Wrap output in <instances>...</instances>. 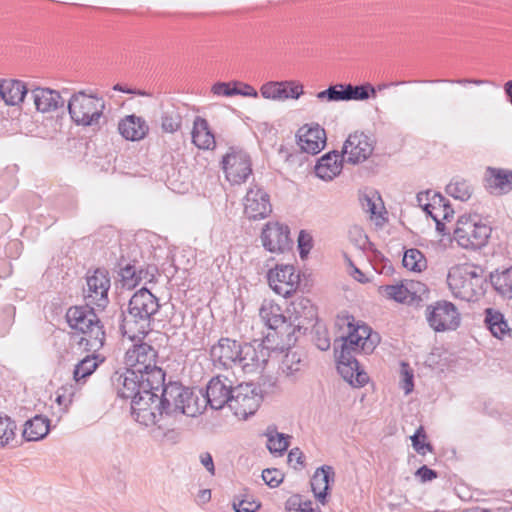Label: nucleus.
<instances>
[{
	"instance_id": "21",
	"label": "nucleus",
	"mask_w": 512,
	"mask_h": 512,
	"mask_svg": "<svg viewBox=\"0 0 512 512\" xmlns=\"http://www.w3.org/2000/svg\"><path fill=\"white\" fill-rule=\"evenodd\" d=\"M337 369L343 379L353 387H362L368 381V375L360 370L359 363L354 356L338 354L337 339L334 342Z\"/></svg>"
},
{
	"instance_id": "45",
	"label": "nucleus",
	"mask_w": 512,
	"mask_h": 512,
	"mask_svg": "<svg viewBox=\"0 0 512 512\" xmlns=\"http://www.w3.org/2000/svg\"><path fill=\"white\" fill-rule=\"evenodd\" d=\"M321 101L338 102L346 101L345 84H336L316 94Z\"/></svg>"
},
{
	"instance_id": "29",
	"label": "nucleus",
	"mask_w": 512,
	"mask_h": 512,
	"mask_svg": "<svg viewBox=\"0 0 512 512\" xmlns=\"http://www.w3.org/2000/svg\"><path fill=\"white\" fill-rule=\"evenodd\" d=\"M192 142L199 149H211L215 146V138L209 128V124L206 119L197 116L193 122L192 129Z\"/></svg>"
},
{
	"instance_id": "62",
	"label": "nucleus",
	"mask_w": 512,
	"mask_h": 512,
	"mask_svg": "<svg viewBox=\"0 0 512 512\" xmlns=\"http://www.w3.org/2000/svg\"><path fill=\"white\" fill-rule=\"evenodd\" d=\"M350 235L355 237L359 247L364 248L368 244V237L360 227H354L350 230Z\"/></svg>"
},
{
	"instance_id": "59",
	"label": "nucleus",
	"mask_w": 512,
	"mask_h": 512,
	"mask_svg": "<svg viewBox=\"0 0 512 512\" xmlns=\"http://www.w3.org/2000/svg\"><path fill=\"white\" fill-rule=\"evenodd\" d=\"M415 475L420 478L422 482L432 481L437 478V472L430 469L428 466L423 465L417 469Z\"/></svg>"
},
{
	"instance_id": "46",
	"label": "nucleus",
	"mask_w": 512,
	"mask_h": 512,
	"mask_svg": "<svg viewBox=\"0 0 512 512\" xmlns=\"http://www.w3.org/2000/svg\"><path fill=\"white\" fill-rule=\"evenodd\" d=\"M182 118L176 110L165 111L161 117V127L164 132L174 133L181 127Z\"/></svg>"
},
{
	"instance_id": "42",
	"label": "nucleus",
	"mask_w": 512,
	"mask_h": 512,
	"mask_svg": "<svg viewBox=\"0 0 512 512\" xmlns=\"http://www.w3.org/2000/svg\"><path fill=\"white\" fill-rule=\"evenodd\" d=\"M346 101H363L376 97V89L370 83L361 85L345 84Z\"/></svg>"
},
{
	"instance_id": "18",
	"label": "nucleus",
	"mask_w": 512,
	"mask_h": 512,
	"mask_svg": "<svg viewBox=\"0 0 512 512\" xmlns=\"http://www.w3.org/2000/svg\"><path fill=\"white\" fill-rule=\"evenodd\" d=\"M240 343L237 340L222 337L210 348V357L216 367L231 368L237 365L241 355Z\"/></svg>"
},
{
	"instance_id": "9",
	"label": "nucleus",
	"mask_w": 512,
	"mask_h": 512,
	"mask_svg": "<svg viewBox=\"0 0 512 512\" xmlns=\"http://www.w3.org/2000/svg\"><path fill=\"white\" fill-rule=\"evenodd\" d=\"M234 390L233 382L226 376L218 375L213 377L206 386V391L202 390L196 394L193 391L194 397L201 405V414L207 405L214 410L222 409L225 405L229 407L232 392Z\"/></svg>"
},
{
	"instance_id": "47",
	"label": "nucleus",
	"mask_w": 512,
	"mask_h": 512,
	"mask_svg": "<svg viewBox=\"0 0 512 512\" xmlns=\"http://www.w3.org/2000/svg\"><path fill=\"white\" fill-rule=\"evenodd\" d=\"M426 433L422 426H420L413 436H411L412 446L418 454L424 455L426 451L432 452L433 447L430 443L425 442Z\"/></svg>"
},
{
	"instance_id": "17",
	"label": "nucleus",
	"mask_w": 512,
	"mask_h": 512,
	"mask_svg": "<svg viewBox=\"0 0 512 512\" xmlns=\"http://www.w3.org/2000/svg\"><path fill=\"white\" fill-rule=\"evenodd\" d=\"M374 150L373 141L363 132L350 134L343 145V157L350 164L364 162Z\"/></svg>"
},
{
	"instance_id": "48",
	"label": "nucleus",
	"mask_w": 512,
	"mask_h": 512,
	"mask_svg": "<svg viewBox=\"0 0 512 512\" xmlns=\"http://www.w3.org/2000/svg\"><path fill=\"white\" fill-rule=\"evenodd\" d=\"M121 281L124 287L134 288L138 285L137 268L135 265L127 264L120 268Z\"/></svg>"
},
{
	"instance_id": "49",
	"label": "nucleus",
	"mask_w": 512,
	"mask_h": 512,
	"mask_svg": "<svg viewBox=\"0 0 512 512\" xmlns=\"http://www.w3.org/2000/svg\"><path fill=\"white\" fill-rule=\"evenodd\" d=\"M434 210H439L440 213V221L441 220H449L453 217L454 210L452 209L449 201L441 194L434 195Z\"/></svg>"
},
{
	"instance_id": "12",
	"label": "nucleus",
	"mask_w": 512,
	"mask_h": 512,
	"mask_svg": "<svg viewBox=\"0 0 512 512\" xmlns=\"http://www.w3.org/2000/svg\"><path fill=\"white\" fill-rule=\"evenodd\" d=\"M426 312L427 321L436 332L455 330L460 324V314L451 302L438 301L428 306Z\"/></svg>"
},
{
	"instance_id": "5",
	"label": "nucleus",
	"mask_w": 512,
	"mask_h": 512,
	"mask_svg": "<svg viewBox=\"0 0 512 512\" xmlns=\"http://www.w3.org/2000/svg\"><path fill=\"white\" fill-rule=\"evenodd\" d=\"M165 381L163 370H154L150 376H146L129 367L124 372H116L112 376V382L121 398L134 400L142 393V390H159Z\"/></svg>"
},
{
	"instance_id": "8",
	"label": "nucleus",
	"mask_w": 512,
	"mask_h": 512,
	"mask_svg": "<svg viewBox=\"0 0 512 512\" xmlns=\"http://www.w3.org/2000/svg\"><path fill=\"white\" fill-rule=\"evenodd\" d=\"M349 333L347 336H341L337 340L338 354L345 356H354L357 353L369 354L373 352L379 337L376 333H372L371 328L367 325L354 326L348 323Z\"/></svg>"
},
{
	"instance_id": "40",
	"label": "nucleus",
	"mask_w": 512,
	"mask_h": 512,
	"mask_svg": "<svg viewBox=\"0 0 512 512\" xmlns=\"http://www.w3.org/2000/svg\"><path fill=\"white\" fill-rule=\"evenodd\" d=\"M288 81H270L263 84L260 92L263 98L274 101H285L288 99Z\"/></svg>"
},
{
	"instance_id": "56",
	"label": "nucleus",
	"mask_w": 512,
	"mask_h": 512,
	"mask_svg": "<svg viewBox=\"0 0 512 512\" xmlns=\"http://www.w3.org/2000/svg\"><path fill=\"white\" fill-rule=\"evenodd\" d=\"M233 85L236 86V95H241L245 97H258L257 90L247 83H243L240 81H233Z\"/></svg>"
},
{
	"instance_id": "22",
	"label": "nucleus",
	"mask_w": 512,
	"mask_h": 512,
	"mask_svg": "<svg viewBox=\"0 0 512 512\" xmlns=\"http://www.w3.org/2000/svg\"><path fill=\"white\" fill-rule=\"evenodd\" d=\"M30 98L36 111L42 114L56 112L65 106V100L60 92L51 88L35 87L30 91Z\"/></svg>"
},
{
	"instance_id": "6",
	"label": "nucleus",
	"mask_w": 512,
	"mask_h": 512,
	"mask_svg": "<svg viewBox=\"0 0 512 512\" xmlns=\"http://www.w3.org/2000/svg\"><path fill=\"white\" fill-rule=\"evenodd\" d=\"M67 109L71 120L77 126L100 127L105 101L102 97L81 90L71 95Z\"/></svg>"
},
{
	"instance_id": "14",
	"label": "nucleus",
	"mask_w": 512,
	"mask_h": 512,
	"mask_svg": "<svg viewBox=\"0 0 512 512\" xmlns=\"http://www.w3.org/2000/svg\"><path fill=\"white\" fill-rule=\"evenodd\" d=\"M157 357V351L150 344H134L125 354V364L137 372L150 376L154 370H162L156 364Z\"/></svg>"
},
{
	"instance_id": "57",
	"label": "nucleus",
	"mask_w": 512,
	"mask_h": 512,
	"mask_svg": "<svg viewBox=\"0 0 512 512\" xmlns=\"http://www.w3.org/2000/svg\"><path fill=\"white\" fill-rule=\"evenodd\" d=\"M157 268L155 266H147L146 268L137 269L138 283L145 281L146 283L153 282Z\"/></svg>"
},
{
	"instance_id": "19",
	"label": "nucleus",
	"mask_w": 512,
	"mask_h": 512,
	"mask_svg": "<svg viewBox=\"0 0 512 512\" xmlns=\"http://www.w3.org/2000/svg\"><path fill=\"white\" fill-rule=\"evenodd\" d=\"M272 212L270 197L258 186L251 187L244 198V213L252 220L264 219Z\"/></svg>"
},
{
	"instance_id": "61",
	"label": "nucleus",
	"mask_w": 512,
	"mask_h": 512,
	"mask_svg": "<svg viewBox=\"0 0 512 512\" xmlns=\"http://www.w3.org/2000/svg\"><path fill=\"white\" fill-rule=\"evenodd\" d=\"M288 99H298L303 94V85L295 81H288Z\"/></svg>"
},
{
	"instance_id": "2",
	"label": "nucleus",
	"mask_w": 512,
	"mask_h": 512,
	"mask_svg": "<svg viewBox=\"0 0 512 512\" xmlns=\"http://www.w3.org/2000/svg\"><path fill=\"white\" fill-rule=\"evenodd\" d=\"M158 298L143 287L131 297L128 309L122 313L120 329L124 336L135 341L152 330L153 316L158 312Z\"/></svg>"
},
{
	"instance_id": "31",
	"label": "nucleus",
	"mask_w": 512,
	"mask_h": 512,
	"mask_svg": "<svg viewBox=\"0 0 512 512\" xmlns=\"http://www.w3.org/2000/svg\"><path fill=\"white\" fill-rule=\"evenodd\" d=\"M487 186L492 192L507 193L512 189V172L496 168H488L486 173Z\"/></svg>"
},
{
	"instance_id": "52",
	"label": "nucleus",
	"mask_w": 512,
	"mask_h": 512,
	"mask_svg": "<svg viewBox=\"0 0 512 512\" xmlns=\"http://www.w3.org/2000/svg\"><path fill=\"white\" fill-rule=\"evenodd\" d=\"M313 246L312 236L305 230H301L298 236V248L300 257L303 259L307 256Z\"/></svg>"
},
{
	"instance_id": "32",
	"label": "nucleus",
	"mask_w": 512,
	"mask_h": 512,
	"mask_svg": "<svg viewBox=\"0 0 512 512\" xmlns=\"http://www.w3.org/2000/svg\"><path fill=\"white\" fill-rule=\"evenodd\" d=\"M484 322L494 337L503 339L506 336H510L511 329L504 315L498 310L487 308L485 310Z\"/></svg>"
},
{
	"instance_id": "33",
	"label": "nucleus",
	"mask_w": 512,
	"mask_h": 512,
	"mask_svg": "<svg viewBox=\"0 0 512 512\" xmlns=\"http://www.w3.org/2000/svg\"><path fill=\"white\" fill-rule=\"evenodd\" d=\"M50 430V420L42 415H36L26 421L23 437L26 441H39L46 437Z\"/></svg>"
},
{
	"instance_id": "23",
	"label": "nucleus",
	"mask_w": 512,
	"mask_h": 512,
	"mask_svg": "<svg viewBox=\"0 0 512 512\" xmlns=\"http://www.w3.org/2000/svg\"><path fill=\"white\" fill-rule=\"evenodd\" d=\"M297 138L301 150L309 154L319 153L326 145L325 130L318 124L304 125L298 130Z\"/></svg>"
},
{
	"instance_id": "38",
	"label": "nucleus",
	"mask_w": 512,
	"mask_h": 512,
	"mask_svg": "<svg viewBox=\"0 0 512 512\" xmlns=\"http://www.w3.org/2000/svg\"><path fill=\"white\" fill-rule=\"evenodd\" d=\"M305 367V362L296 351H289L285 354L280 369L282 373L289 378H296L297 373L301 372Z\"/></svg>"
},
{
	"instance_id": "60",
	"label": "nucleus",
	"mask_w": 512,
	"mask_h": 512,
	"mask_svg": "<svg viewBox=\"0 0 512 512\" xmlns=\"http://www.w3.org/2000/svg\"><path fill=\"white\" fill-rule=\"evenodd\" d=\"M71 396H72L71 394L68 396H66L65 394H57L56 403L58 404V410H59L58 419H60L61 416L67 412L69 405L72 403Z\"/></svg>"
},
{
	"instance_id": "27",
	"label": "nucleus",
	"mask_w": 512,
	"mask_h": 512,
	"mask_svg": "<svg viewBox=\"0 0 512 512\" xmlns=\"http://www.w3.org/2000/svg\"><path fill=\"white\" fill-rule=\"evenodd\" d=\"M28 94L25 83L15 79L0 81V97L6 105L17 106L21 104Z\"/></svg>"
},
{
	"instance_id": "41",
	"label": "nucleus",
	"mask_w": 512,
	"mask_h": 512,
	"mask_svg": "<svg viewBox=\"0 0 512 512\" xmlns=\"http://www.w3.org/2000/svg\"><path fill=\"white\" fill-rule=\"evenodd\" d=\"M446 193L456 200L465 202L471 198L473 187L467 180L456 177L446 186Z\"/></svg>"
},
{
	"instance_id": "34",
	"label": "nucleus",
	"mask_w": 512,
	"mask_h": 512,
	"mask_svg": "<svg viewBox=\"0 0 512 512\" xmlns=\"http://www.w3.org/2000/svg\"><path fill=\"white\" fill-rule=\"evenodd\" d=\"M291 308L298 320L297 327L300 329L305 323H312L316 317L315 307L308 298L298 297L291 303Z\"/></svg>"
},
{
	"instance_id": "50",
	"label": "nucleus",
	"mask_w": 512,
	"mask_h": 512,
	"mask_svg": "<svg viewBox=\"0 0 512 512\" xmlns=\"http://www.w3.org/2000/svg\"><path fill=\"white\" fill-rule=\"evenodd\" d=\"M401 377V388L404 390L405 394L408 395L414 388V375L409 364L404 362L401 364Z\"/></svg>"
},
{
	"instance_id": "55",
	"label": "nucleus",
	"mask_w": 512,
	"mask_h": 512,
	"mask_svg": "<svg viewBox=\"0 0 512 512\" xmlns=\"http://www.w3.org/2000/svg\"><path fill=\"white\" fill-rule=\"evenodd\" d=\"M212 92L217 96L231 97L236 95V86L233 82H217L212 86Z\"/></svg>"
},
{
	"instance_id": "24",
	"label": "nucleus",
	"mask_w": 512,
	"mask_h": 512,
	"mask_svg": "<svg viewBox=\"0 0 512 512\" xmlns=\"http://www.w3.org/2000/svg\"><path fill=\"white\" fill-rule=\"evenodd\" d=\"M259 316L265 326L279 334H283L291 326V323L287 322L280 305L272 300H264L262 302L259 309Z\"/></svg>"
},
{
	"instance_id": "35",
	"label": "nucleus",
	"mask_w": 512,
	"mask_h": 512,
	"mask_svg": "<svg viewBox=\"0 0 512 512\" xmlns=\"http://www.w3.org/2000/svg\"><path fill=\"white\" fill-rule=\"evenodd\" d=\"M434 195L441 194L432 190L422 191L417 194L416 201L418 206L435 221L437 230L444 233L445 225L440 222V213L434 212V207H436L433 199Z\"/></svg>"
},
{
	"instance_id": "15",
	"label": "nucleus",
	"mask_w": 512,
	"mask_h": 512,
	"mask_svg": "<svg viewBox=\"0 0 512 512\" xmlns=\"http://www.w3.org/2000/svg\"><path fill=\"white\" fill-rule=\"evenodd\" d=\"M87 289L84 290V297L87 302L98 308H105L108 304V291L110 278L104 269H97L90 276H87Z\"/></svg>"
},
{
	"instance_id": "37",
	"label": "nucleus",
	"mask_w": 512,
	"mask_h": 512,
	"mask_svg": "<svg viewBox=\"0 0 512 512\" xmlns=\"http://www.w3.org/2000/svg\"><path fill=\"white\" fill-rule=\"evenodd\" d=\"M264 435L267 437V448L272 454L282 455L288 449L291 436L279 433L273 426H269Z\"/></svg>"
},
{
	"instance_id": "64",
	"label": "nucleus",
	"mask_w": 512,
	"mask_h": 512,
	"mask_svg": "<svg viewBox=\"0 0 512 512\" xmlns=\"http://www.w3.org/2000/svg\"><path fill=\"white\" fill-rule=\"evenodd\" d=\"M201 464L207 469L208 472L214 474L215 467L213 463V458L210 453L205 452L200 455Z\"/></svg>"
},
{
	"instance_id": "58",
	"label": "nucleus",
	"mask_w": 512,
	"mask_h": 512,
	"mask_svg": "<svg viewBox=\"0 0 512 512\" xmlns=\"http://www.w3.org/2000/svg\"><path fill=\"white\" fill-rule=\"evenodd\" d=\"M288 463L293 466L294 468H297V466H303L304 465V455L303 452L299 448H293L289 451L288 454Z\"/></svg>"
},
{
	"instance_id": "20",
	"label": "nucleus",
	"mask_w": 512,
	"mask_h": 512,
	"mask_svg": "<svg viewBox=\"0 0 512 512\" xmlns=\"http://www.w3.org/2000/svg\"><path fill=\"white\" fill-rule=\"evenodd\" d=\"M241 355L237 365L245 372L251 373L264 368L269 358V350L261 343H240Z\"/></svg>"
},
{
	"instance_id": "4",
	"label": "nucleus",
	"mask_w": 512,
	"mask_h": 512,
	"mask_svg": "<svg viewBox=\"0 0 512 512\" xmlns=\"http://www.w3.org/2000/svg\"><path fill=\"white\" fill-rule=\"evenodd\" d=\"M66 320L73 330L81 332L79 344L85 345L88 351L100 350L105 341V332L93 308L88 306L70 307L66 312Z\"/></svg>"
},
{
	"instance_id": "53",
	"label": "nucleus",
	"mask_w": 512,
	"mask_h": 512,
	"mask_svg": "<svg viewBox=\"0 0 512 512\" xmlns=\"http://www.w3.org/2000/svg\"><path fill=\"white\" fill-rule=\"evenodd\" d=\"M422 82L423 83H425V82H427V83H441V82H445V83H450V84H458V85H462V86H465V85H468V84H474V85H477V86H481V85L490 83L487 80L474 79V78L437 79V80H425V81H422Z\"/></svg>"
},
{
	"instance_id": "54",
	"label": "nucleus",
	"mask_w": 512,
	"mask_h": 512,
	"mask_svg": "<svg viewBox=\"0 0 512 512\" xmlns=\"http://www.w3.org/2000/svg\"><path fill=\"white\" fill-rule=\"evenodd\" d=\"M235 512H256L260 508V504L255 501L234 498L232 503Z\"/></svg>"
},
{
	"instance_id": "3",
	"label": "nucleus",
	"mask_w": 512,
	"mask_h": 512,
	"mask_svg": "<svg viewBox=\"0 0 512 512\" xmlns=\"http://www.w3.org/2000/svg\"><path fill=\"white\" fill-rule=\"evenodd\" d=\"M447 283L454 297L471 302L484 294L486 279L481 267L464 264L450 268Z\"/></svg>"
},
{
	"instance_id": "7",
	"label": "nucleus",
	"mask_w": 512,
	"mask_h": 512,
	"mask_svg": "<svg viewBox=\"0 0 512 512\" xmlns=\"http://www.w3.org/2000/svg\"><path fill=\"white\" fill-rule=\"evenodd\" d=\"M491 231L479 215H462L457 220L454 239L465 249H479L486 245Z\"/></svg>"
},
{
	"instance_id": "28",
	"label": "nucleus",
	"mask_w": 512,
	"mask_h": 512,
	"mask_svg": "<svg viewBox=\"0 0 512 512\" xmlns=\"http://www.w3.org/2000/svg\"><path fill=\"white\" fill-rule=\"evenodd\" d=\"M415 286H421L419 282L406 281L395 285L381 286L380 290L388 299H392L399 303L411 302L415 300L417 290Z\"/></svg>"
},
{
	"instance_id": "43",
	"label": "nucleus",
	"mask_w": 512,
	"mask_h": 512,
	"mask_svg": "<svg viewBox=\"0 0 512 512\" xmlns=\"http://www.w3.org/2000/svg\"><path fill=\"white\" fill-rule=\"evenodd\" d=\"M98 363L95 356H86L76 366L73 372L74 379L79 382L90 376L97 368Z\"/></svg>"
},
{
	"instance_id": "44",
	"label": "nucleus",
	"mask_w": 512,
	"mask_h": 512,
	"mask_svg": "<svg viewBox=\"0 0 512 512\" xmlns=\"http://www.w3.org/2000/svg\"><path fill=\"white\" fill-rule=\"evenodd\" d=\"M16 424L8 416H0V448L5 447L15 438Z\"/></svg>"
},
{
	"instance_id": "63",
	"label": "nucleus",
	"mask_w": 512,
	"mask_h": 512,
	"mask_svg": "<svg viewBox=\"0 0 512 512\" xmlns=\"http://www.w3.org/2000/svg\"><path fill=\"white\" fill-rule=\"evenodd\" d=\"M286 509L290 512H299L302 507V497L300 495H293L286 501Z\"/></svg>"
},
{
	"instance_id": "1",
	"label": "nucleus",
	"mask_w": 512,
	"mask_h": 512,
	"mask_svg": "<svg viewBox=\"0 0 512 512\" xmlns=\"http://www.w3.org/2000/svg\"><path fill=\"white\" fill-rule=\"evenodd\" d=\"M201 412V405L193 395V390L178 382H169L159 389H146L131 401V414L144 426L158 425L164 415L178 414L196 417Z\"/></svg>"
},
{
	"instance_id": "39",
	"label": "nucleus",
	"mask_w": 512,
	"mask_h": 512,
	"mask_svg": "<svg viewBox=\"0 0 512 512\" xmlns=\"http://www.w3.org/2000/svg\"><path fill=\"white\" fill-rule=\"evenodd\" d=\"M402 263L407 270L415 273H421L427 268L425 255L416 248H410L404 252Z\"/></svg>"
},
{
	"instance_id": "26",
	"label": "nucleus",
	"mask_w": 512,
	"mask_h": 512,
	"mask_svg": "<svg viewBox=\"0 0 512 512\" xmlns=\"http://www.w3.org/2000/svg\"><path fill=\"white\" fill-rule=\"evenodd\" d=\"M343 153L334 151L323 155L315 166L316 175L323 180H332L339 175L343 168Z\"/></svg>"
},
{
	"instance_id": "25",
	"label": "nucleus",
	"mask_w": 512,
	"mask_h": 512,
	"mask_svg": "<svg viewBox=\"0 0 512 512\" xmlns=\"http://www.w3.org/2000/svg\"><path fill=\"white\" fill-rule=\"evenodd\" d=\"M118 131L126 140L139 141L146 137L149 126L144 118L131 114L119 121Z\"/></svg>"
},
{
	"instance_id": "51",
	"label": "nucleus",
	"mask_w": 512,
	"mask_h": 512,
	"mask_svg": "<svg viewBox=\"0 0 512 512\" xmlns=\"http://www.w3.org/2000/svg\"><path fill=\"white\" fill-rule=\"evenodd\" d=\"M262 479L269 487L275 488L282 483L284 475L280 470L276 468H268L263 470Z\"/></svg>"
},
{
	"instance_id": "36",
	"label": "nucleus",
	"mask_w": 512,
	"mask_h": 512,
	"mask_svg": "<svg viewBox=\"0 0 512 512\" xmlns=\"http://www.w3.org/2000/svg\"><path fill=\"white\" fill-rule=\"evenodd\" d=\"M490 282L501 296L512 298V267L491 273Z\"/></svg>"
},
{
	"instance_id": "10",
	"label": "nucleus",
	"mask_w": 512,
	"mask_h": 512,
	"mask_svg": "<svg viewBox=\"0 0 512 512\" xmlns=\"http://www.w3.org/2000/svg\"><path fill=\"white\" fill-rule=\"evenodd\" d=\"M221 164L226 179L231 184L244 183L252 173L250 156L239 147H230L223 156Z\"/></svg>"
},
{
	"instance_id": "11",
	"label": "nucleus",
	"mask_w": 512,
	"mask_h": 512,
	"mask_svg": "<svg viewBox=\"0 0 512 512\" xmlns=\"http://www.w3.org/2000/svg\"><path fill=\"white\" fill-rule=\"evenodd\" d=\"M262 396L253 383H241L234 387L229 408L237 417L247 419L253 415L260 406Z\"/></svg>"
},
{
	"instance_id": "13",
	"label": "nucleus",
	"mask_w": 512,
	"mask_h": 512,
	"mask_svg": "<svg viewBox=\"0 0 512 512\" xmlns=\"http://www.w3.org/2000/svg\"><path fill=\"white\" fill-rule=\"evenodd\" d=\"M267 277L271 289L285 298L295 293L300 284L299 272L289 264L276 265L269 270Z\"/></svg>"
},
{
	"instance_id": "30",
	"label": "nucleus",
	"mask_w": 512,
	"mask_h": 512,
	"mask_svg": "<svg viewBox=\"0 0 512 512\" xmlns=\"http://www.w3.org/2000/svg\"><path fill=\"white\" fill-rule=\"evenodd\" d=\"M334 471L331 466H322L318 468L311 479V488L315 497L324 504L327 492L329 490V482L333 480Z\"/></svg>"
},
{
	"instance_id": "16",
	"label": "nucleus",
	"mask_w": 512,
	"mask_h": 512,
	"mask_svg": "<svg viewBox=\"0 0 512 512\" xmlns=\"http://www.w3.org/2000/svg\"><path fill=\"white\" fill-rule=\"evenodd\" d=\"M263 247L271 253H282L290 248V230L279 222H268L261 233Z\"/></svg>"
}]
</instances>
